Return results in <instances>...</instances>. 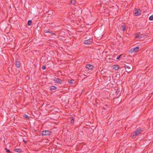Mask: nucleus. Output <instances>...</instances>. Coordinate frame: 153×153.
<instances>
[{"label": "nucleus", "instance_id": "1", "mask_svg": "<svg viewBox=\"0 0 153 153\" xmlns=\"http://www.w3.org/2000/svg\"><path fill=\"white\" fill-rule=\"evenodd\" d=\"M142 131V130L141 129H139L134 132L131 136L132 137V138H135L136 136L140 134Z\"/></svg>", "mask_w": 153, "mask_h": 153}, {"label": "nucleus", "instance_id": "2", "mask_svg": "<svg viewBox=\"0 0 153 153\" xmlns=\"http://www.w3.org/2000/svg\"><path fill=\"white\" fill-rule=\"evenodd\" d=\"M134 14L136 16H138L140 15L141 14L140 10L139 9H135Z\"/></svg>", "mask_w": 153, "mask_h": 153}, {"label": "nucleus", "instance_id": "3", "mask_svg": "<svg viewBox=\"0 0 153 153\" xmlns=\"http://www.w3.org/2000/svg\"><path fill=\"white\" fill-rule=\"evenodd\" d=\"M53 80L55 83L60 84L62 82V80L59 78H55L53 79Z\"/></svg>", "mask_w": 153, "mask_h": 153}, {"label": "nucleus", "instance_id": "4", "mask_svg": "<svg viewBox=\"0 0 153 153\" xmlns=\"http://www.w3.org/2000/svg\"><path fill=\"white\" fill-rule=\"evenodd\" d=\"M51 132L49 131H43L41 133V134L42 135H48L51 134Z\"/></svg>", "mask_w": 153, "mask_h": 153}, {"label": "nucleus", "instance_id": "5", "mask_svg": "<svg viewBox=\"0 0 153 153\" xmlns=\"http://www.w3.org/2000/svg\"><path fill=\"white\" fill-rule=\"evenodd\" d=\"M92 42V39H90L84 41V43L86 45H88L91 44Z\"/></svg>", "mask_w": 153, "mask_h": 153}, {"label": "nucleus", "instance_id": "6", "mask_svg": "<svg viewBox=\"0 0 153 153\" xmlns=\"http://www.w3.org/2000/svg\"><path fill=\"white\" fill-rule=\"evenodd\" d=\"M125 68L126 71L128 72H130V71H131L133 69V68L132 66L130 67L128 65L126 66Z\"/></svg>", "mask_w": 153, "mask_h": 153}, {"label": "nucleus", "instance_id": "7", "mask_svg": "<svg viewBox=\"0 0 153 153\" xmlns=\"http://www.w3.org/2000/svg\"><path fill=\"white\" fill-rule=\"evenodd\" d=\"M120 68V67L118 65H114L112 67V68L115 70H118Z\"/></svg>", "mask_w": 153, "mask_h": 153}, {"label": "nucleus", "instance_id": "8", "mask_svg": "<svg viewBox=\"0 0 153 153\" xmlns=\"http://www.w3.org/2000/svg\"><path fill=\"white\" fill-rule=\"evenodd\" d=\"M93 66L90 64H87L86 65V67L88 69H91L93 68Z\"/></svg>", "mask_w": 153, "mask_h": 153}, {"label": "nucleus", "instance_id": "9", "mask_svg": "<svg viewBox=\"0 0 153 153\" xmlns=\"http://www.w3.org/2000/svg\"><path fill=\"white\" fill-rule=\"evenodd\" d=\"M21 65V63L19 61H16V66L17 67L19 68L20 67Z\"/></svg>", "mask_w": 153, "mask_h": 153}, {"label": "nucleus", "instance_id": "10", "mask_svg": "<svg viewBox=\"0 0 153 153\" xmlns=\"http://www.w3.org/2000/svg\"><path fill=\"white\" fill-rule=\"evenodd\" d=\"M133 51L134 52H137L139 49V47H136L135 48H133Z\"/></svg>", "mask_w": 153, "mask_h": 153}, {"label": "nucleus", "instance_id": "11", "mask_svg": "<svg viewBox=\"0 0 153 153\" xmlns=\"http://www.w3.org/2000/svg\"><path fill=\"white\" fill-rule=\"evenodd\" d=\"M141 37L142 35L139 33H138L135 35V38H141Z\"/></svg>", "mask_w": 153, "mask_h": 153}, {"label": "nucleus", "instance_id": "12", "mask_svg": "<svg viewBox=\"0 0 153 153\" xmlns=\"http://www.w3.org/2000/svg\"><path fill=\"white\" fill-rule=\"evenodd\" d=\"M14 150L15 151L19 153L22 152L21 149H15Z\"/></svg>", "mask_w": 153, "mask_h": 153}, {"label": "nucleus", "instance_id": "13", "mask_svg": "<svg viewBox=\"0 0 153 153\" xmlns=\"http://www.w3.org/2000/svg\"><path fill=\"white\" fill-rule=\"evenodd\" d=\"M125 26L123 25H122L120 29L121 30H122L123 31H124V30H125Z\"/></svg>", "mask_w": 153, "mask_h": 153}, {"label": "nucleus", "instance_id": "14", "mask_svg": "<svg viewBox=\"0 0 153 153\" xmlns=\"http://www.w3.org/2000/svg\"><path fill=\"white\" fill-rule=\"evenodd\" d=\"M56 87L55 86H52L50 88V89L51 90H56Z\"/></svg>", "mask_w": 153, "mask_h": 153}, {"label": "nucleus", "instance_id": "15", "mask_svg": "<svg viewBox=\"0 0 153 153\" xmlns=\"http://www.w3.org/2000/svg\"><path fill=\"white\" fill-rule=\"evenodd\" d=\"M23 117L24 118H27L28 119H29L30 118V117L29 116H28L27 115H26V114H24L23 115Z\"/></svg>", "mask_w": 153, "mask_h": 153}, {"label": "nucleus", "instance_id": "16", "mask_svg": "<svg viewBox=\"0 0 153 153\" xmlns=\"http://www.w3.org/2000/svg\"><path fill=\"white\" fill-rule=\"evenodd\" d=\"M32 23V21L30 20H29L28 21L27 25L29 26L31 25Z\"/></svg>", "mask_w": 153, "mask_h": 153}, {"label": "nucleus", "instance_id": "17", "mask_svg": "<svg viewBox=\"0 0 153 153\" xmlns=\"http://www.w3.org/2000/svg\"><path fill=\"white\" fill-rule=\"evenodd\" d=\"M134 52L133 48L131 49L130 50L128 51V53H132Z\"/></svg>", "mask_w": 153, "mask_h": 153}, {"label": "nucleus", "instance_id": "18", "mask_svg": "<svg viewBox=\"0 0 153 153\" xmlns=\"http://www.w3.org/2000/svg\"><path fill=\"white\" fill-rule=\"evenodd\" d=\"M74 81V80L73 79H72L68 80V82L70 84H72L73 83L72 81Z\"/></svg>", "mask_w": 153, "mask_h": 153}, {"label": "nucleus", "instance_id": "19", "mask_svg": "<svg viewBox=\"0 0 153 153\" xmlns=\"http://www.w3.org/2000/svg\"><path fill=\"white\" fill-rule=\"evenodd\" d=\"M149 19L150 20H153V15L150 16L149 17Z\"/></svg>", "mask_w": 153, "mask_h": 153}, {"label": "nucleus", "instance_id": "20", "mask_svg": "<svg viewBox=\"0 0 153 153\" xmlns=\"http://www.w3.org/2000/svg\"><path fill=\"white\" fill-rule=\"evenodd\" d=\"M71 2L72 4H75V1L74 0H71Z\"/></svg>", "mask_w": 153, "mask_h": 153}, {"label": "nucleus", "instance_id": "21", "mask_svg": "<svg viewBox=\"0 0 153 153\" xmlns=\"http://www.w3.org/2000/svg\"><path fill=\"white\" fill-rule=\"evenodd\" d=\"M121 56H122L121 54L119 55L117 57L116 59L117 60H119L120 59V58L121 57Z\"/></svg>", "mask_w": 153, "mask_h": 153}, {"label": "nucleus", "instance_id": "22", "mask_svg": "<svg viewBox=\"0 0 153 153\" xmlns=\"http://www.w3.org/2000/svg\"><path fill=\"white\" fill-rule=\"evenodd\" d=\"M5 149L6 150V152H10V150L7 149L6 148H5Z\"/></svg>", "mask_w": 153, "mask_h": 153}, {"label": "nucleus", "instance_id": "23", "mask_svg": "<svg viewBox=\"0 0 153 153\" xmlns=\"http://www.w3.org/2000/svg\"><path fill=\"white\" fill-rule=\"evenodd\" d=\"M45 68H46L45 66V65H43L42 67V69H44V70L45 69Z\"/></svg>", "mask_w": 153, "mask_h": 153}, {"label": "nucleus", "instance_id": "24", "mask_svg": "<svg viewBox=\"0 0 153 153\" xmlns=\"http://www.w3.org/2000/svg\"><path fill=\"white\" fill-rule=\"evenodd\" d=\"M74 121V119H72L71 120V123H73Z\"/></svg>", "mask_w": 153, "mask_h": 153}, {"label": "nucleus", "instance_id": "25", "mask_svg": "<svg viewBox=\"0 0 153 153\" xmlns=\"http://www.w3.org/2000/svg\"><path fill=\"white\" fill-rule=\"evenodd\" d=\"M23 140L24 142L25 143H26L27 142L26 141H25V140L24 139H23Z\"/></svg>", "mask_w": 153, "mask_h": 153}, {"label": "nucleus", "instance_id": "26", "mask_svg": "<svg viewBox=\"0 0 153 153\" xmlns=\"http://www.w3.org/2000/svg\"><path fill=\"white\" fill-rule=\"evenodd\" d=\"M46 33H51V32H46Z\"/></svg>", "mask_w": 153, "mask_h": 153}]
</instances>
